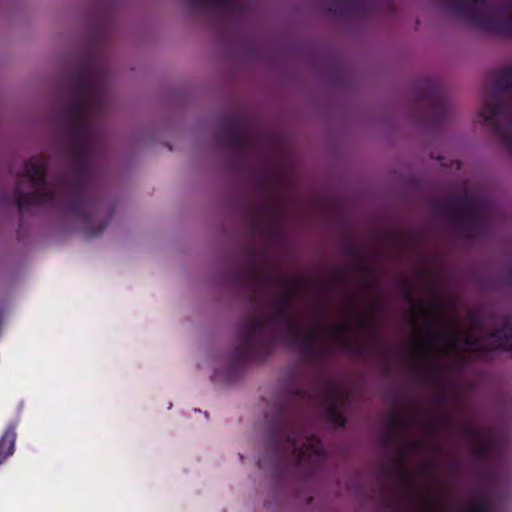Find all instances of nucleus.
I'll use <instances>...</instances> for the list:
<instances>
[{
    "instance_id": "obj_6",
    "label": "nucleus",
    "mask_w": 512,
    "mask_h": 512,
    "mask_svg": "<svg viewBox=\"0 0 512 512\" xmlns=\"http://www.w3.org/2000/svg\"><path fill=\"white\" fill-rule=\"evenodd\" d=\"M217 141L237 158H242L256 145L247 131L244 119L236 114H229L221 119Z\"/></svg>"
},
{
    "instance_id": "obj_25",
    "label": "nucleus",
    "mask_w": 512,
    "mask_h": 512,
    "mask_svg": "<svg viewBox=\"0 0 512 512\" xmlns=\"http://www.w3.org/2000/svg\"><path fill=\"white\" fill-rule=\"evenodd\" d=\"M417 303H418V304L420 303V300H419V299L417 300Z\"/></svg>"
},
{
    "instance_id": "obj_23",
    "label": "nucleus",
    "mask_w": 512,
    "mask_h": 512,
    "mask_svg": "<svg viewBox=\"0 0 512 512\" xmlns=\"http://www.w3.org/2000/svg\"><path fill=\"white\" fill-rule=\"evenodd\" d=\"M415 420V413L412 411L411 412V421L413 422Z\"/></svg>"
},
{
    "instance_id": "obj_26",
    "label": "nucleus",
    "mask_w": 512,
    "mask_h": 512,
    "mask_svg": "<svg viewBox=\"0 0 512 512\" xmlns=\"http://www.w3.org/2000/svg\"><path fill=\"white\" fill-rule=\"evenodd\" d=\"M417 355H418V356L420 355V352H419V351L417 352Z\"/></svg>"
},
{
    "instance_id": "obj_24",
    "label": "nucleus",
    "mask_w": 512,
    "mask_h": 512,
    "mask_svg": "<svg viewBox=\"0 0 512 512\" xmlns=\"http://www.w3.org/2000/svg\"><path fill=\"white\" fill-rule=\"evenodd\" d=\"M375 348L379 349V343L376 341Z\"/></svg>"
},
{
    "instance_id": "obj_22",
    "label": "nucleus",
    "mask_w": 512,
    "mask_h": 512,
    "mask_svg": "<svg viewBox=\"0 0 512 512\" xmlns=\"http://www.w3.org/2000/svg\"><path fill=\"white\" fill-rule=\"evenodd\" d=\"M320 289H321L322 291H325V290H327V286H326V285H320Z\"/></svg>"
},
{
    "instance_id": "obj_4",
    "label": "nucleus",
    "mask_w": 512,
    "mask_h": 512,
    "mask_svg": "<svg viewBox=\"0 0 512 512\" xmlns=\"http://www.w3.org/2000/svg\"><path fill=\"white\" fill-rule=\"evenodd\" d=\"M403 434V421L399 412L390 413L386 430L382 438V445L385 452L396 451V456L388 457L380 467V473L389 482L392 481H409L411 488V497H415V481L416 472L408 473L404 463V452L401 448V437Z\"/></svg>"
},
{
    "instance_id": "obj_17",
    "label": "nucleus",
    "mask_w": 512,
    "mask_h": 512,
    "mask_svg": "<svg viewBox=\"0 0 512 512\" xmlns=\"http://www.w3.org/2000/svg\"><path fill=\"white\" fill-rule=\"evenodd\" d=\"M293 396L299 399L309 398V392L306 389L297 388L293 391Z\"/></svg>"
},
{
    "instance_id": "obj_13",
    "label": "nucleus",
    "mask_w": 512,
    "mask_h": 512,
    "mask_svg": "<svg viewBox=\"0 0 512 512\" xmlns=\"http://www.w3.org/2000/svg\"><path fill=\"white\" fill-rule=\"evenodd\" d=\"M17 422L11 421L0 438V465L15 451Z\"/></svg>"
},
{
    "instance_id": "obj_9",
    "label": "nucleus",
    "mask_w": 512,
    "mask_h": 512,
    "mask_svg": "<svg viewBox=\"0 0 512 512\" xmlns=\"http://www.w3.org/2000/svg\"><path fill=\"white\" fill-rule=\"evenodd\" d=\"M349 400V395L339 397L334 389H327L325 392L326 418L335 428H343L347 423L344 409Z\"/></svg>"
},
{
    "instance_id": "obj_18",
    "label": "nucleus",
    "mask_w": 512,
    "mask_h": 512,
    "mask_svg": "<svg viewBox=\"0 0 512 512\" xmlns=\"http://www.w3.org/2000/svg\"><path fill=\"white\" fill-rule=\"evenodd\" d=\"M334 280L338 283H342L346 280V275L342 271H338L334 275Z\"/></svg>"
},
{
    "instance_id": "obj_10",
    "label": "nucleus",
    "mask_w": 512,
    "mask_h": 512,
    "mask_svg": "<svg viewBox=\"0 0 512 512\" xmlns=\"http://www.w3.org/2000/svg\"><path fill=\"white\" fill-rule=\"evenodd\" d=\"M350 330L348 324H337L331 328V334L339 339L341 350L347 355L355 358L366 355L369 352V347L363 342L349 339L347 335Z\"/></svg>"
},
{
    "instance_id": "obj_3",
    "label": "nucleus",
    "mask_w": 512,
    "mask_h": 512,
    "mask_svg": "<svg viewBox=\"0 0 512 512\" xmlns=\"http://www.w3.org/2000/svg\"><path fill=\"white\" fill-rule=\"evenodd\" d=\"M269 445L279 462L292 457L297 466L318 464L324 455L321 439L311 434L299 408L282 405L269 431Z\"/></svg>"
},
{
    "instance_id": "obj_15",
    "label": "nucleus",
    "mask_w": 512,
    "mask_h": 512,
    "mask_svg": "<svg viewBox=\"0 0 512 512\" xmlns=\"http://www.w3.org/2000/svg\"><path fill=\"white\" fill-rule=\"evenodd\" d=\"M349 310L357 316V326L369 335L376 336L378 328L371 316L359 315L357 313V306L355 302H350Z\"/></svg>"
},
{
    "instance_id": "obj_27",
    "label": "nucleus",
    "mask_w": 512,
    "mask_h": 512,
    "mask_svg": "<svg viewBox=\"0 0 512 512\" xmlns=\"http://www.w3.org/2000/svg\"><path fill=\"white\" fill-rule=\"evenodd\" d=\"M417 503H418V504L420 503V500H419V499L417 500Z\"/></svg>"
},
{
    "instance_id": "obj_7",
    "label": "nucleus",
    "mask_w": 512,
    "mask_h": 512,
    "mask_svg": "<svg viewBox=\"0 0 512 512\" xmlns=\"http://www.w3.org/2000/svg\"><path fill=\"white\" fill-rule=\"evenodd\" d=\"M390 0H325L324 9L331 14L367 18L381 10H393Z\"/></svg>"
},
{
    "instance_id": "obj_20",
    "label": "nucleus",
    "mask_w": 512,
    "mask_h": 512,
    "mask_svg": "<svg viewBox=\"0 0 512 512\" xmlns=\"http://www.w3.org/2000/svg\"><path fill=\"white\" fill-rule=\"evenodd\" d=\"M467 344H469L471 346V349H473V350H480L481 349V346L479 344L473 343L470 340H467Z\"/></svg>"
},
{
    "instance_id": "obj_21",
    "label": "nucleus",
    "mask_w": 512,
    "mask_h": 512,
    "mask_svg": "<svg viewBox=\"0 0 512 512\" xmlns=\"http://www.w3.org/2000/svg\"><path fill=\"white\" fill-rule=\"evenodd\" d=\"M410 447H411V449L416 448V440H415V439H412V440H411V442H410Z\"/></svg>"
},
{
    "instance_id": "obj_12",
    "label": "nucleus",
    "mask_w": 512,
    "mask_h": 512,
    "mask_svg": "<svg viewBox=\"0 0 512 512\" xmlns=\"http://www.w3.org/2000/svg\"><path fill=\"white\" fill-rule=\"evenodd\" d=\"M415 286L411 283L409 287V359L411 368L416 367V298L414 296Z\"/></svg>"
},
{
    "instance_id": "obj_14",
    "label": "nucleus",
    "mask_w": 512,
    "mask_h": 512,
    "mask_svg": "<svg viewBox=\"0 0 512 512\" xmlns=\"http://www.w3.org/2000/svg\"><path fill=\"white\" fill-rule=\"evenodd\" d=\"M264 215H268L271 218H276V208L271 203H262L256 208H254L250 214H249V220H250V232L251 235H256L262 225V219Z\"/></svg>"
},
{
    "instance_id": "obj_16",
    "label": "nucleus",
    "mask_w": 512,
    "mask_h": 512,
    "mask_svg": "<svg viewBox=\"0 0 512 512\" xmlns=\"http://www.w3.org/2000/svg\"><path fill=\"white\" fill-rule=\"evenodd\" d=\"M382 512H415V510L413 507L408 509L398 497L391 495L383 502Z\"/></svg>"
},
{
    "instance_id": "obj_2",
    "label": "nucleus",
    "mask_w": 512,
    "mask_h": 512,
    "mask_svg": "<svg viewBox=\"0 0 512 512\" xmlns=\"http://www.w3.org/2000/svg\"><path fill=\"white\" fill-rule=\"evenodd\" d=\"M269 284H278L283 291L279 297L268 301V305L273 309L269 317L264 318L258 314L241 322L239 343L230 355L229 365L232 370H238L249 362L264 361L275 350L280 336L271 325H279L291 331L297 330L292 307L300 282L276 273Z\"/></svg>"
},
{
    "instance_id": "obj_19",
    "label": "nucleus",
    "mask_w": 512,
    "mask_h": 512,
    "mask_svg": "<svg viewBox=\"0 0 512 512\" xmlns=\"http://www.w3.org/2000/svg\"><path fill=\"white\" fill-rule=\"evenodd\" d=\"M318 317L320 320V326H322L325 321V309L323 307L318 309Z\"/></svg>"
},
{
    "instance_id": "obj_1",
    "label": "nucleus",
    "mask_w": 512,
    "mask_h": 512,
    "mask_svg": "<svg viewBox=\"0 0 512 512\" xmlns=\"http://www.w3.org/2000/svg\"><path fill=\"white\" fill-rule=\"evenodd\" d=\"M65 102L60 111L61 131L70 174L59 172L47 181V160L33 156L24 162L15 182L13 201L20 214L34 207L51 208L58 201L64 213L82 224L87 239L98 237L112 212L100 220L104 203L91 188L94 154V120L105 108L103 75L85 61L64 82Z\"/></svg>"
},
{
    "instance_id": "obj_8",
    "label": "nucleus",
    "mask_w": 512,
    "mask_h": 512,
    "mask_svg": "<svg viewBox=\"0 0 512 512\" xmlns=\"http://www.w3.org/2000/svg\"><path fill=\"white\" fill-rule=\"evenodd\" d=\"M284 329L305 360H312L326 355V349L318 345L319 327H313L304 332L301 325L297 322L296 331H291L289 328Z\"/></svg>"
},
{
    "instance_id": "obj_5",
    "label": "nucleus",
    "mask_w": 512,
    "mask_h": 512,
    "mask_svg": "<svg viewBox=\"0 0 512 512\" xmlns=\"http://www.w3.org/2000/svg\"><path fill=\"white\" fill-rule=\"evenodd\" d=\"M259 258L266 260V252L259 253L255 246H249L245 252L243 265L234 268L229 275L232 284L238 288H249L252 299L268 286V282L276 274L272 270L262 269L258 264Z\"/></svg>"
},
{
    "instance_id": "obj_11",
    "label": "nucleus",
    "mask_w": 512,
    "mask_h": 512,
    "mask_svg": "<svg viewBox=\"0 0 512 512\" xmlns=\"http://www.w3.org/2000/svg\"><path fill=\"white\" fill-rule=\"evenodd\" d=\"M341 253L345 256L356 258L357 270L365 273H369L371 271V267L367 263L369 257L368 252L351 238L345 237L342 240Z\"/></svg>"
}]
</instances>
